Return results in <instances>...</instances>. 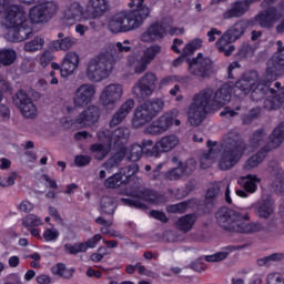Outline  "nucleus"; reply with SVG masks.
I'll use <instances>...</instances> for the list:
<instances>
[{
  "instance_id": "obj_33",
  "label": "nucleus",
  "mask_w": 284,
  "mask_h": 284,
  "mask_svg": "<svg viewBox=\"0 0 284 284\" xmlns=\"http://www.w3.org/2000/svg\"><path fill=\"white\" fill-rule=\"evenodd\" d=\"M130 139V129L125 126L118 128L111 135V141L114 145H120V148H125V143Z\"/></svg>"
},
{
  "instance_id": "obj_51",
  "label": "nucleus",
  "mask_w": 284,
  "mask_h": 284,
  "mask_svg": "<svg viewBox=\"0 0 284 284\" xmlns=\"http://www.w3.org/2000/svg\"><path fill=\"white\" fill-rule=\"evenodd\" d=\"M163 48L159 44H152L149 48H146L143 52V58L149 62H153L159 54H161Z\"/></svg>"
},
{
  "instance_id": "obj_8",
  "label": "nucleus",
  "mask_w": 284,
  "mask_h": 284,
  "mask_svg": "<svg viewBox=\"0 0 284 284\" xmlns=\"http://www.w3.org/2000/svg\"><path fill=\"white\" fill-rule=\"evenodd\" d=\"M163 110H165V100L154 98L145 101L136 106L132 119V128L139 130V128L148 125V123H152Z\"/></svg>"
},
{
  "instance_id": "obj_27",
  "label": "nucleus",
  "mask_w": 284,
  "mask_h": 284,
  "mask_svg": "<svg viewBox=\"0 0 284 284\" xmlns=\"http://www.w3.org/2000/svg\"><path fill=\"white\" fill-rule=\"evenodd\" d=\"M284 141V122L280 123L268 136V142L264 146L265 152H272L276 148H281Z\"/></svg>"
},
{
  "instance_id": "obj_11",
  "label": "nucleus",
  "mask_w": 284,
  "mask_h": 284,
  "mask_svg": "<svg viewBox=\"0 0 284 284\" xmlns=\"http://www.w3.org/2000/svg\"><path fill=\"white\" fill-rule=\"evenodd\" d=\"M123 99V85L111 83L103 88L100 93L99 103L104 110H114L118 103Z\"/></svg>"
},
{
  "instance_id": "obj_15",
  "label": "nucleus",
  "mask_w": 284,
  "mask_h": 284,
  "mask_svg": "<svg viewBox=\"0 0 284 284\" xmlns=\"http://www.w3.org/2000/svg\"><path fill=\"white\" fill-rule=\"evenodd\" d=\"M97 95V87L92 83L81 84L73 94L75 108H88Z\"/></svg>"
},
{
  "instance_id": "obj_62",
  "label": "nucleus",
  "mask_w": 284,
  "mask_h": 284,
  "mask_svg": "<svg viewBox=\"0 0 284 284\" xmlns=\"http://www.w3.org/2000/svg\"><path fill=\"white\" fill-rule=\"evenodd\" d=\"M254 52H256V48L252 44H242L237 54L241 59H245L247 57H253Z\"/></svg>"
},
{
  "instance_id": "obj_3",
  "label": "nucleus",
  "mask_w": 284,
  "mask_h": 284,
  "mask_svg": "<svg viewBox=\"0 0 284 284\" xmlns=\"http://www.w3.org/2000/svg\"><path fill=\"white\" fill-rule=\"evenodd\" d=\"M231 99L232 94L227 85H222L216 91L210 88L201 90L193 97V101L189 106L187 121L190 125L197 128L205 121L207 112L221 110V108L230 103Z\"/></svg>"
},
{
  "instance_id": "obj_19",
  "label": "nucleus",
  "mask_w": 284,
  "mask_h": 284,
  "mask_svg": "<svg viewBox=\"0 0 284 284\" xmlns=\"http://www.w3.org/2000/svg\"><path fill=\"white\" fill-rule=\"evenodd\" d=\"M81 57L79 53H77V51L67 52L60 69L61 77L65 79L67 77L74 74V71L79 69Z\"/></svg>"
},
{
  "instance_id": "obj_24",
  "label": "nucleus",
  "mask_w": 284,
  "mask_h": 284,
  "mask_svg": "<svg viewBox=\"0 0 284 284\" xmlns=\"http://www.w3.org/2000/svg\"><path fill=\"white\" fill-rule=\"evenodd\" d=\"M134 110V101L132 99H128L120 109L113 114L110 121V128H116V125H121L128 114H130Z\"/></svg>"
},
{
  "instance_id": "obj_6",
  "label": "nucleus",
  "mask_w": 284,
  "mask_h": 284,
  "mask_svg": "<svg viewBox=\"0 0 284 284\" xmlns=\"http://www.w3.org/2000/svg\"><path fill=\"white\" fill-rule=\"evenodd\" d=\"M114 68V58L110 53L101 52L87 62L84 74L91 83H101L112 74Z\"/></svg>"
},
{
  "instance_id": "obj_57",
  "label": "nucleus",
  "mask_w": 284,
  "mask_h": 284,
  "mask_svg": "<svg viewBox=\"0 0 284 284\" xmlns=\"http://www.w3.org/2000/svg\"><path fill=\"white\" fill-rule=\"evenodd\" d=\"M144 1L145 0H130L129 7L135 8L130 12H139L140 14H143V10H146L148 13H146V17H144V21H145V19L150 17V8H148L146 6H143Z\"/></svg>"
},
{
  "instance_id": "obj_10",
  "label": "nucleus",
  "mask_w": 284,
  "mask_h": 284,
  "mask_svg": "<svg viewBox=\"0 0 284 284\" xmlns=\"http://www.w3.org/2000/svg\"><path fill=\"white\" fill-rule=\"evenodd\" d=\"M159 78L156 73L148 71L132 88V94L135 99H150L156 90Z\"/></svg>"
},
{
  "instance_id": "obj_44",
  "label": "nucleus",
  "mask_w": 284,
  "mask_h": 284,
  "mask_svg": "<svg viewBox=\"0 0 284 284\" xmlns=\"http://www.w3.org/2000/svg\"><path fill=\"white\" fill-rule=\"evenodd\" d=\"M266 136H267V133L265 132V130L260 129L252 134L248 145H251L253 150H256L261 148L263 143H265Z\"/></svg>"
},
{
  "instance_id": "obj_30",
  "label": "nucleus",
  "mask_w": 284,
  "mask_h": 284,
  "mask_svg": "<svg viewBox=\"0 0 284 284\" xmlns=\"http://www.w3.org/2000/svg\"><path fill=\"white\" fill-rule=\"evenodd\" d=\"M126 65L133 68L135 74H143V72L148 70L150 63L143 55L139 58L136 54H131L126 59Z\"/></svg>"
},
{
  "instance_id": "obj_34",
  "label": "nucleus",
  "mask_w": 284,
  "mask_h": 284,
  "mask_svg": "<svg viewBox=\"0 0 284 284\" xmlns=\"http://www.w3.org/2000/svg\"><path fill=\"white\" fill-rule=\"evenodd\" d=\"M125 154H128V148L120 146L115 154L103 163V168L109 171L112 170V168H119V165H121V161L125 159Z\"/></svg>"
},
{
  "instance_id": "obj_31",
  "label": "nucleus",
  "mask_w": 284,
  "mask_h": 284,
  "mask_svg": "<svg viewBox=\"0 0 284 284\" xmlns=\"http://www.w3.org/2000/svg\"><path fill=\"white\" fill-rule=\"evenodd\" d=\"M235 250H241V246H226L215 254L205 255L204 261H206V263H221V261H225Z\"/></svg>"
},
{
  "instance_id": "obj_59",
  "label": "nucleus",
  "mask_w": 284,
  "mask_h": 284,
  "mask_svg": "<svg viewBox=\"0 0 284 284\" xmlns=\"http://www.w3.org/2000/svg\"><path fill=\"white\" fill-rule=\"evenodd\" d=\"M164 179L166 181H180V179H183V171H181V166L171 169L164 173Z\"/></svg>"
},
{
  "instance_id": "obj_22",
  "label": "nucleus",
  "mask_w": 284,
  "mask_h": 284,
  "mask_svg": "<svg viewBox=\"0 0 284 284\" xmlns=\"http://www.w3.org/2000/svg\"><path fill=\"white\" fill-rule=\"evenodd\" d=\"M181 140L176 134H169L162 136L158 142H155V150H158V159L161 158V154L172 152L175 148H179Z\"/></svg>"
},
{
  "instance_id": "obj_1",
  "label": "nucleus",
  "mask_w": 284,
  "mask_h": 284,
  "mask_svg": "<svg viewBox=\"0 0 284 284\" xmlns=\"http://www.w3.org/2000/svg\"><path fill=\"white\" fill-rule=\"evenodd\" d=\"M277 50L273 57L266 62V72L264 79L261 80L254 91L251 93L252 101L258 102L264 100L265 110H276L284 103V89L281 82L275 83L274 89H270L272 81H276V77L281 70H284V45L283 41L276 42Z\"/></svg>"
},
{
  "instance_id": "obj_32",
  "label": "nucleus",
  "mask_w": 284,
  "mask_h": 284,
  "mask_svg": "<svg viewBox=\"0 0 284 284\" xmlns=\"http://www.w3.org/2000/svg\"><path fill=\"white\" fill-rule=\"evenodd\" d=\"M230 43H234V40L230 39V37L224 32L215 45L219 52H222L225 57H232V53L236 50V47L232 44L230 45Z\"/></svg>"
},
{
  "instance_id": "obj_12",
  "label": "nucleus",
  "mask_w": 284,
  "mask_h": 284,
  "mask_svg": "<svg viewBox=\"0 0 284 284\" xmlns=\"http://www.w3.org/2000/svg\"><path fill=\"white\" fill-rule=\"evenodd\" d=\"M213 62L209 57L199 53L189 62V72L197 79H207L212 74Z\"/></svg>"
},
{
  "instance_id": "obj_29",
  "label": "nucleus",
  "mask_w": 284,
  "mask_h": 284,
  "mask_svg": "<svg viewBox=\"0 0 284 284\" xmlns=\"http://www.w3.org/2000/svg\"><path fill=\"white\" fill-rule=\"evenodd\" d=\"M108 10V0H89L87 12L89 19H97L103 17Z\"/></svg>"
},
{
  "instance_id": "obj_16",
  "label": "nucleus",
  "mask_w": 284,
  "mask_h": 284,
  "mask_svg": "<svg viewBox=\"0 0 284 284\" xmlns=\"http://www.w3.org/2000/svg\"><path fill=\"white\" fill-rule=\"evenodd\" d=\"M168 37V26L163 22H152L140 36L142 43H154L163 41Z\"/></svg>"
},
{
  "instance_id": "obj_46",
  "label": "nucleus",
  "mask_w": 284,
  "mask_h": 284,
  "mask_svg": "<svg viewBox=\"0 0 284 284\" xmlns=\"http://www.w3.org/2000/svg\"><path fill=\"white\" fill-rule=\"evenodd\" d=\"M90 151L93 154V158L97 161H103V159H105V156H108V154H110V148L103 145V144H92L90 146Z\"/></svg>"
},
{
  "instance_id": "obj_48",
  "label": "nucleus",
  "mask_w": 284,
  "mask_h": 284,
  "mask_svg": "<svg viewBox=\"0 0 284 284\" xmlns=\"http://www.w3.org/2000/svg\"><path fill=\"white\" fill-rule=\"evenodd\" d=\"M22 225L30 230L32 227H39L43 225V220L37 214H28L22 219Z\"/></svg>"
},
{
  "instance_id": "obj_42",
  "label": "nucleus",
  "mask_w": 284,
  "mask_h": 284,
  "mask_svg": "<svg viewBox=\"0 0 284 284\" xmlns=\"http://www.w3.org/2000/svg\"><path fill=\"white\" fill-rule=\"evenodd\" d=\"M40 7L42 8L47 21H50V19L55 17L57 12H59V2L57 1L42 2Z\"/></svg>"
},
{
  "instance_id": "obj_56",
  "label": "nucleus",
  "mask_w": 284,
  "mask_h": 284,
  "mask_svg": "<svg viewBox=\"0 0 284 284\" xmlns=\"http://www.w3.org/2000/svg\"><path fill=\"white\" fill-rule=\"evenodd\" d=\"M123 184V175L121 173H115L112 176L108 178L104 181V187L114 189V187H121Z\"/></svg>"
},
{
  "instance_id": "obj_45",
  "label": "nucleus",
  "mask_w": 284,
  "mask_h": 284,
  "mask_svg": "<svg viewBox=\"0 0 284 284\" xmlns=\"http://www.w3.org/2000/svg\"><path fill=\"white\" fill-rule=\"evenodd\" d=\"M139 145L145 156H154L155 159H159V150H156V143L154 144V141L143 140Z\"/></svg>"
},
{
  "instance_id": "obj_23",
  "label": "nucleus",
  "mask_w": 284,
  "mask_h": 284,
  "mask_svg": "<svg viewBox=\"0 0 284 284\" xmlns=\"http://www.w3.org/2000/svg\"><path fill=\"white\" fill-rule=\"evenodd\" d=\"M132 52V47L130 45V40H124L123 42H115L109 45V51H103L104 54H111L113 58V65H116V61H121L124 54Z\"/></svg>"
},
{
  "instance_id": "obj_39",
  "label": "nucleus",
  "mask_w": 284,
  "mask_h": 284,
  "mask_svg": "<svg viewBox=\"0 0 284 284\" xmlns=\"http://www.w3.org/2000/svg\"><path fill=\"white\" fill-rule=\"evenodd\" d=\"M245 30H247V22L240 20L225 33L230 37L231 40L236 41L241 39L242 34H245Z\"/></svg>"
},
{
  "instance_id": "obj_63",
  "label": "nucleus",
  "mask_w": 284,
  "mask_h": 284,
  "mask_svg": "<svg viewBox=\"0 0 284 284\" xmlns=\"http://www.w3.org/2000/svg\"><path fill=\"white\" fill-rule=\"evenodd\" d=\"M261 110L260 109H252L248 113L242 116L243 125H250L252 121H255L257 116H260Z\"/></svg>"
},
{
  "instance_id": "obj_58",
  "label": "nucleus",
  "mask_w": 284,
  "mask_h": 284,
  "mask_svg": "<svg viewBox=\"0 0 284 284\" xmlns=\"http://www.w3.org/2000/svg\"><path fill=\"white\" fill-rule=\"evenodd\" d=\"M64 252H67V254L77 256V254H81L85 252V245L82 243H75V244L67 243L64 244Z\"/></svg>"
},
{
  "instance_id": "obj_61",
  "label": "nucleus",
  "mask_w": 284,
  "mask_h": 284,
  "mask_svg": "<svg viewBox=\"0 0 284 284\" xmlns=\"http://www.w3.org/2000/svg\"><path fill=\"white\" fill-rule=\"evenodd\" d=\"M189 203L187 202H181L178 204H172L166 207V212H171L172 214H183L187 211Z\"/></svg>"
},
{
  "instance_id": "obj_14",
  "label": "nucleus",
  "mask_w": 284,
  "mask_h": 284,
  "mask_svg": "<svg viewBox=\"0 0 284 284\" xmlns=\"http://www.w3.org/2000/svg\"><path fill=\"white\" fill-rule=\"evenodd\" d=\"M264 2L265 0L261 3V6L265 10H263L255 17V21L261 28H274V26H276V22L283 18V13H281V11L276 9V7H270L274 6V3L263 7Z\"/></svg>"
},
{
  "instance_id": "obj_52",
  "label": "nucleus",
  "mask_w": 284,
  "mask_h": 284,
  "mask_svg": "<svg viewBox=\"0 0 284 284\" xmlns=\"http://www.w3.org/2000/svg\"><path fill=\"white\" fill-rule=\"evenodd\" d=\"M182 171L183 176H191L196 171V160L189 159L185 162H179L178 164Z\"/></svg>"
},
{
  "instance_id": "obj_4",
  "label": "nucleus",
  "mask_w": 284,
  "mask_h": 284,
  "mask_svg": "<svg viewBox=\"0 0 284 284\" xmlns=\"http://www.w3.org/2000/svg\"><path fill=\"white\" fill-rule=\"evenodd\" d=\"M217 224L222 230L226 232H237L240 234H256V232H264L265 226L260 222L245 223L243 221H250L248 214H242L239 211H234L227 207H221L215 213Z\"/></svg>"
},
{
  "instance_id": "obj_53",
  "label": "nucleus",
  "mask_w": 284,
  "mask_h": 284,
  "mask_svg": "<svg viewBox=\"0 0 284 284\" xmlns=\"http://www.w3.org/2000/svg\"><path fill=\"white\" fill-rule=\"evenodd\" d=\"M101 210L104 214H114L116 210V203L111 196H103L101 199Z\"/></svg>"
},
{
  "instance_id": "obj_17",
  "label": "nucleus",
  "mask_w": 284,
  "mask_h": 284,
  "mask_svg": "<svg viewBox=\"0 0 284 284\" xmlns=\"http://www.w3.org/2000/svg\"><path fill=\"white\" fill-rule=\"evenodd\" d=\"M99 119H101V109L97 105H89L72 121V125L77 123L80 128H90V125H94Z\"/></svg>"
},
{
  "instance_id": "obj_49",
  "label": "nucleus",
  "mask_w": 284,
  "mask_h": 284,
  "mask_svg": "<svg viewBox=\"0 0 284 284\" xmlns=\"http://www.w3.org/2000/svg\"><path fill=\"white\" fill-rule=\"evenodd\" d=\"M43 45H45V40L41 37H36L33 40L27 42L24 44L26 52H39V50H43Z\"/></svg>"
},
{
  "instance_id": "obj_38",
  "label": "nucleus",
  "mask_w": 284,
  "mask_h": 284,
  "mask_svg": "<svg viewBox=\"0 0 284 284\" xmlns=\"http://www.w3.org/2000/svg\"><path fill=\"white\" fill-rule=\"evenodd\" d=\"M267 152L270 151H265V148H262L261 151H258L256 154L246 160V162L244 163V170L250 172V170L258 168L260 163H263V161L265 160Z\"/></svg>"
},
{
  "instance_id": "obj_37",
  "label": "nucleus",
  "mask_w": 284,
  "mask_h": 284,
  "mask_svg": "<svg viewBox=\"0 0 284 284\" xmlns=\"http://www.w3.org/2000/svg\"><path fill=\"white\" fill-rule=\"evenodd\" d=\"M75 272L77 270H74L73 267L67 268L65 264L63 263H58L51 267V274H53V276H59L60 278L65 280L72 278Z\"/></svg>"
},
{
  "instance_id": "obj_43",
  "label": "nucleus",
  "mask_w": 284,
  "mask_h": 284,
  "mask_svg": "<svg viewBox=\"0 0 284 284\" xmlns=\"http://www.w3.org/2000/svg\"><path fill=\"white\" fill-rule=\"evenodd\" d=\"M221 187H223V184L216 183L207 189L205 195V201L207 205L216 203V200L221 196Z\"/></svg>"
},
{
  "instance_id": "obj_64",
  "label": "nucleus",
  "mask_w": 284,
  "mask_h": 284,
  "mask_svg": "<svg viewBox=\"0 0 284 284\" xmlns=\"http://www.w3.org/2000/svg\"><path fill=\"white\" fill-rule=\"evenodd\" d=\"M266 284H284V278L280 273H271L266 277Z\"/></svg>"
},
{
  "instance_id": "obj_55",
  "label": "nucleus",
  "mask_w": 284,
  "mask_h": 284,
  "mask_svg": "<svg viewBox=\"0 0 284 284\" xmlns=\"http://www.w3.org/2000/svg\"><path fill=\"white\" fill-rule=\"evenodd\" d=\"M202 45V39H194L184 47L182 51L183 57H190V54H194V52H196V50H199Z\"/></svg>"
},
{
  "instance_id": "obj_54",
  "label": "nucleus",
  "mask_w": 284,
  "mask_h": 284,
  "mask_svg": "<svg viewBox=\"0 0 284 284\" xmlns=\"http://www.w3.org/2000/svg\"><path fill=\"white\" fill-rule=\"evenodd\" d=\"M283 253H273L268 256L262 257L257 260V265L263 267L265 265H272V263H276L277 261H283Z\"/></svg>"
},
{
  "instance_id": "obj_7",
  "label": "nucleus",
  "mask_w": 284,
  "mask_h": 284,
  "mask_svg": "<svg viewBox=\"0 0 284 284\" xmlns=\"http://www.w3.org/2000/svg\"><path fill=\"white\" fill-rule=\"evenodd\" d=\"M146 17V9L143 10V13H140L139 11H121L110 18L108 22V30L113 34L139 30Z\"/></svg>"
},
{
  "instance_id": "obj_41",
  "label": "nucleus",
  "mask_w": 284,
  "mask_h": 284,
  "mask_svg": "<svg viewBox=\"0 0 284 284\" xmlns=\"http://www.w3.org/2000/svg\"><path fill=\"white\" fill-rule=\"evenodd\" d=\"M132 196L136 199H141V201H145L146 203H155L156 201V193L150 189H143L141 186H136L133 191Z\"/></svg>"
},
{
  "instance_id": "obj_20",
  "label": "nucleus",
  "mask_w": 284,
  "mask_h": 284,
  "mask_svg": "<svg viewBox=\"0 0 284 284\" xmlns=\"http://www.w3.org/2000/svg\"><path fill=\"white\" fill-rule=\"evenodd\" d=\"M261 0H237L223 13V19H241L250 10L252 3Z\"/></svg>"
},
{
  "instance_id": "obj_60",
  "label": "nucleus",
  "mask_w": 284,
  "mask_h": 284,
  "mask_svg": "<svg viewBox=\"0 0 284 284\" xmlns=\"http://www.w3.org/2000/svg\"><path fill=\"white\" fill-rule=\"evenodd\" d=\"M181 77L179 75H166L162 78L159 82V89L163 90V88H168V85H174V83H180Z\"/></svg>"
},
{
  "instance_id": "obj_18",
  "label": "nucleus",
  "mask_w": 284,
  "mask_h": 284,
  "mask_svg": "<svg viewBox=\"0 0 284 284\" xmlns=\"http://www.w3.org/2000/svg\"><path fill=\"white\" fill-rule=\"evenodd\" d=\"M252 209L254 210L257 219H262L263 221H267L274 216V211L276 206L274 205V201L270 197H262L257 200L254 204H252Z\"/></svg>"
},
{
  "instance_id": "obj_36",
  "label": "nucleus",
  "mask_w": 284,
  "mask_h": 284,
  "mask_svg": "<svg viewBox=\"0 0 284 284\" xmlns=\"http://www.w3.org/2000/svg\"><path fill=\"white\" fill-rule=\"evenodd\" d=\"M29 21L34 26H39V23H48V18H45L41 4H37L29 10Z\"/></svg>"
},
{
  "instance_id": "obj_35",
  "label": "nucleus",
  "mask_w": 284,
  "mask_h": 284,
  "mask_svg": "<svg viewBox=\"0 0 284 284\" xmlns=\"http://www.w3.org/2000/svg\"><path fill=\"white\" fill-rule=\"evenodd\" d=\"M209 151L206 153H203L200 158L201 168L203 170H207L214 163V159H216V153L214 152V145H216V142L207 141L206 143Z\"/></svg>"
},
{
  "instance_id": "obj_28",
  "label": "nucleus",
  "mask_w": 284,
  "mask_h": 284,
  "mask_svg": "<svg viewBox=\"0 0 284 284\" xmlns=\"http://www.w3.org/2000/svg\"><path fill=\"white\" fill-rule=\"evenodd\" d=\"M58 38L59 40H54L51 43V47L57 52H68V50H72V48L78 43L77 38L71 36L65 37L63 32H59Z\"/></svg>"
},
{
  "instance_id": "obj_47",
  "label": "nucleus",
  "mask_w": 284,
  "mask_h": 284,
  "mask_svg": "<svg viewBox=\"0 0 284 284\" xmlns=\"http://www.w3.org/2000/svg\"><path fill=\"white\" fill-rule=\"evenodd\" d=\"M17 61V52L12 49H0V63L2 65H12Z\"/></svg>"
},
{
  "instance_id": "obj_9",
  "label": "nucleus",
  "mask_w": 284,
  "mask_h": 284,
  "mask_svg": "<svg viewBox=\"0 0 284 284\" xmlns=\"http://www.w3.org/2000/svg\"><path fill=\"white\" fill-rule=\"evenodd\" d=\"M179 114L181 111L179 109H172L170 111L164 112L159 119L153 121L149 126H146V134H151L152 136H159L161 134H165L172 125L179 128L181 125V120H179Z\"/></svg>"
},
{
  "instance_id": "obj_5",
  "label": "nucleus",
  "mask_w": 284,
  "mask_h": 284,
  "mask_svg": "<svg viewBox=\"0 0 284 284\" xmlns=\"http://www.w3.org/2000/svg\"><path fill=\"white\" fill-rule=\"evenodd\" d=\"M217 158V168L222 172H227L237 165L247 152V144L236 132L227 133L222 140Z\"/></svg>"
},
{
  "instance_id": "obj_13",
  "label": "nucleus",
  "mask_w": 284,
  "mask_h": 284,
  "mask_svg": "<svg viewBox=\"0 0 284 284\" xmlns=\"http://www.w3.org/2000/svg\"><path fill=\"white\" fill-rule=\"evenodd\" d=\"M13 103L19 108L22 116L24 119H37L39 111L37 110V104L32 102V99L28 95L27 92L20 90L13 97Z\"/></svg>"
},
{
  "instance_id": "obj_26",
  "label": "nucleus",
  "mask_w": 284,
  "mask_h": 284,
  "mask_svg": "<svg viewBox=\"0 0 284 284\" xmlns=\"http://www.w3.org/2000/svg\"><path fill=\"white\" fill-rule=\"evenodd\" d=\"M83 17V7L79 2H71L67 4L62 13L63 21L69 22V26H72L74 21H79Z\"/></svg>"
},
{
  "instance_id": "obj_50",
  "label": "nucleus",
  "mask_w": 284,
  "mask_h": 284,
  "mask_svg": "<svg viewBox=\"0 0 284 284\" xmlns=\"http://www.w3.org/2000/svg\"><path fill=\"white\" fill-rule=\"evenodd\" d=\"M125 156L128 161L136 163V161H140L143 156V149L140 144H133L130 149H126Z\"/></svg>"
},
{
  "instance_id": "obj_2",
  "label": "nucleus",
  "mask_w": 284,
  "mask_h": 284,
  "mask_svg": "<svg viewBox=\"0 0 284 284\" xmlns=\"http://www.w3.org/2000/svg\"><path fill=\"white\" fill-rule=\"evenodd\" d=\"M14 0H0V26L8 32L4 39L11 43H21L30 39L32 27L28 22V12L21 4L12 3ZM20 3L32 6L41 0H18Z\"/></svg>"
},
{
  "instance_id": "obj_25",
  "label": "nucleus",
  "mask_w": 284,
  "mask_h": 284,
  "mask_svg": "<svg viewBox=\"0 0 284 284\" xmlns=\"http://www.w3.org/2000/svg\"><path fill=\"white\" fill-rule=\"evenodd\" d=\"M256 183H261V179L256 175L248 174L246 176L241 178V184L243 185L244 190H237L236 195L241 196L242 199H247V192L250 194H254L256 190H258V185Z\"/></svg>"
},
{
  "instance_id": "obj_40",
  "label": "nucleus",
  "mask_w": 284,
  "mask_h": 284,
  "mask_svg": "<svg viewBox=\"0 0 284 284\" xmlns=\"http://www.w3.org/2000/svg\"><path fill=\"white\" fill-rule=\"evenodd\" d=\"M195 223H196V215L186 214L178 220L176 227L181 232L187 233L192 230V227H194Z\"/></svg>"
},
{
  "instance_id": "obj_21",
  "label": "nucleus",
  "mask_w": 284,
  "mask_h": 284,
  "mask_svg": "<svg viewBox=\"0 0 284 284\" xmlns=\"http://www.w3.org/2000/svg\"><path fill=\"white\" fill-rule=\"evenodd\" d=\"M261 81H258V73L256 71H251L245 73L241 80L235 83L236 90L243 92V94H252L254 90H256V85H258Z\"/></svg>"
}]
</instances>
